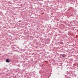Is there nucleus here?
Segmentation results:
<instances>
[{"label":"nucleus","instance_id":"nucleus-1","mask_svg":"<svg viewBox=\"0 0 78 78\" xmlns=\"http://www.w3.org/2000/svg\"><path fill=\"white\" fill-rule=\"evenodd\" d=\"M6 62H10V61L9 60V59H7L6 60Z\"/></svg>","mask_w":78,"mask_h":78},{"label":"nucleus","instance_id":"nucleus-2","mask_svg":"<svg viewBox=\"0 0 78 78\" xmlns=\"http://www.w3.org/2000/svg\"><path fill=\"white\" fill-rule=\"evenodd\" d=\"M62 57H63V58H64V57H65L64 56V55H62Z\"/></svg>","mask_w":78,"mask_h":78}]
</instances>
